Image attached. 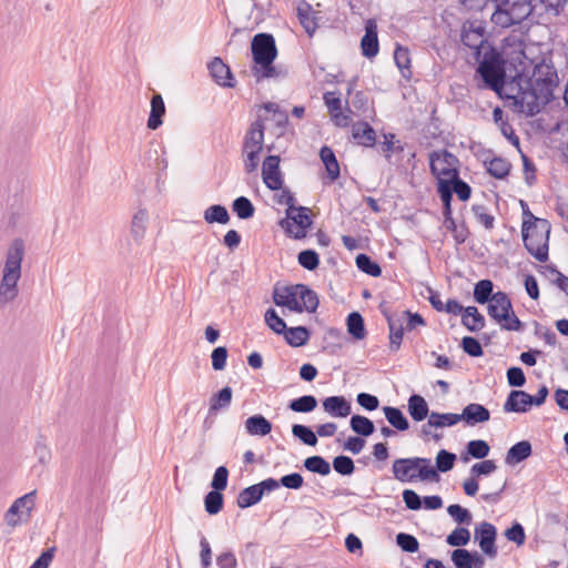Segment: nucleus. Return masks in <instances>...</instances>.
<instances>
[{
  "instance_id": "nucleus-33",
  "label": "nucleus",
  "mask_w": 568,
  "mask_h": 568,
  "mask_svg": "<svg viewBox=\"0 0 568 568\" xmlns=\"http://www.w3.org/2000/svg\"><path fill=\"white\" fill-rule=\"evenodd\" d=\"M383 412L387 422L397 430L405 432L409 428V423L403 412L397 407L385 406Z\"/></svg>"
},
{
  "instance_id": "nucleus-36",
  "label": "nucleus",
  "mask_w": 568,
  "mask_h": 568,
  "mask_svg": "<svg viewBox=\"0 0 568 568\" xmlns=\"http://www.w3.org/2000/svg\"><path fill=\"white\" fill-rule=\"evenodd\" d=\"M460 422L459 414L455 413H436L429 414V425L434 428L452 427Z\"/></svg>"
},
{
  "instance_id": "nucleus-64",
  "label": "nucleus",
  "mask_w": 568,
  "mask_h": 568,
  "mask_svg": "<svg viewBox=\"0 0 568 568\" xmlns=\"http://www.w3.org/2000/svg\"><path fill=\"white\" fill-rule=\"evenodd\" d=\"M508 384L513 387H521L526 383V377L520 367H510L507 371Z\"/></svg>"
},
{
  "instance_id": "nucleus-18",
  "label": "nucleus",
  "mask_w": 568,
  "mask_h": 568,
  "mask_svg": "<svg viewBox=\"0 0 568 568\" xmlns=\"http://www.w3.org/2000/svg\"><path fill=\"white\" fill-rule=\"evenodd\" d=\"M460 422L467 426H475L480 423H486L490 418L489 410L481 404L470 403L459 414Z\"/></svg>"
},
{
  "instance_id": "nucleus-29",
  "label": "nucleus",
  "mask_w": 568,
  "mask_h": 568,
  "mask_svg": "<svg viewBox=\"0 0 568 568\" xmlns=\"http://www.w3.org/2000/svg\"><path fill=\"white\" fill-rule=\"evenodd\" d=\"M233 390L230 386L223 387L219 393L213 394L210 398V414H216L220 410L226 409L232 403Z\"/></svg>"
},
{
  "instance_id": "nucleus-22",
  "label": "nucleus",
  "mask_w": 568,
  "mask_h": 568,
  "mask_svg": "<svg viewBox=\"0 0 568 568\" xmlns=\"http://www.w3.org/2000/svg\"><path fill=\"white\" fill-rule=\"evenodd\" d=\"M353 140L363 146H374L376 142L375 130L367 122H356L352 125Z\"/></svg>"
},
{
  "instance_id": "nucleus-21",
  "label": "nucleus",
  "mask_w": 568,
  "mask_h": 568,
  "mask_svg": "<svg viewBox=\"0 0 568 568\" xmlns=\"http://www.w3.org/2000/svg\"><path fill=\"white\" fill-rule=\"evenodd\" d=\"M324 410L332 417H347L351 414V403L343 396H329L323 400Z\"/></svg>"
},
{
  "instance_id": "nucleus-37",
  "label": "nucleus",
  "mask_w": 568,
  "mask_h": 568,
  "mask_svg": "<svg viewBox=\"0 0 568 568\" xmlns=\"http://www.w3.org/2000/svg\"><path fill=\"white\" fill-rule=\"evenodd\" d=\"M394 60L397 68L404 78H410V54L409 50L405 47L397 45L394 52Z\"/></svg>"
},
{
  "instance_id": "nucleus-14",
  "label": "nucleus",
  "mask_w": 568,
  "mask_h": 568,
  "mask_svg": "<svg viewBox=\"0 0 568 568\" xmlns=\"http://www.w3.org/2000/svg\"><path fill=\"white\" fill-rule=\"evenodd\" d=\"M280 156L268 155L264 159L262 164L263 182L272 191L282 189L283 178L280 170Z\"/></svg>"
},
{
  "instance_id": "nucleus-61",
  "label": "nucleus",
  "mask_w": 568,
  "mask_h": 568,
  "mask_svg": "<svg viewBox=\"0 0 568 568\" xmlns=\"http://www.w3.org/2000/svg\"><path fill=\"white\" fill-rule=\"evenodd\" d=\"M212 367L215 371H222L225 368L227 359V349L224 346H219L213 349L212 355Z\"/></svg>"
},
{
  "instance_id": "nucleus-28",
  "label": "nucleus",
  "mask_w": 568,
  "mask_h": 568,
  "mask_svg": "<svg viewBox=\"0 0 568 568\" xmlns=\"http://www.w3.org/2000/svg\"><path fill=\"white\" fill-rule=\"evenodd\" d=\"M408 413L415 422H422L429 416L427 402L420 395L414 394L408 398Z\"/></svg>"
},
{
  "instance_id": "nucleus-34",
  "label": "nucleus",
  "mask_w": 568,
  "mask_h": 568,
  "mask_svg": "<svg viewBox=\"0 0 568 568\" xmlns=\"http://www.w3.org/2000/svg\"><path fill=\"white\" fill-rule=\"evenodd\" d=\"M349 425L354 433L364 437L371 436L375 432L374 423L362 415H353Z\"/></svg>"
},
{
  "instance_id": "nucleus-43",
  "label": "nucleus",
  "mask_w": 568,
  "mask_h": 568,
  "mask_svg": "<svg viewBox=\"0 0 568 568\" xmlns=\"http://www.w3.org/2000/svg\"><path fill=\"white\" fill-rule=\"evenodd\" d=\"M317 406V400L313 395H304L290 402L288 407L296 413H310Z\"/></svg>"
},
{
  "instance_id": "nucleus-59",
  "label": "nucleus",
  "mask_w": 568,
  "mask_h": 568,
  "mask_svg": "<svg viewBox=\"0 0 568 568\" xmlns=\"http://www.w3.org/2000/svg\"><path fill=\"white\" fill-rule=\"evenodd\" d=\"M447 513L454 518L458 524H469L471 520L470 513L463 508L460 505L454 504L447 507Z\"/></svg>"
},
{
  "instance_id": "nucleus-19",
  "label": "nucleus",
  "mask_w": 568,
  "mask_h": 568,
  "mask_svg": "<svg viewBox=\"0 0 568 568\" xmlns=\"http://www.w3.org/2000/svg\"><path fill=\"white\" fill-rule=\"evenodd\" d=\"M210 74L215 82L224 88H233L235 85L233 74L230 68L221 58H214L207 65Z\"/></svg>"
},
{
  "instance_id": "nucleus-30",
  "label": "nucleus",
  "mask_w": 568,
  "mask_h": 568,
  "mask_svg": "<svg viewBox=\"0 0 568 568\" xmlns=\"http://www.w3.org/2000/svg\"><path fill=\"white\" fill-rule=\"evenodd\" d=\"M149 223V213L144 209H140L132 217L131 221V235L133 240L140 243L146 232V226Z\"/></svg>"
},
{
  "instance_id": "nucleus-3",
  "label": "nucleus",
  "mask_w": 568,
  "mask_h": 568,
  "mask_svg": "<svg viewBox=\"0 0 568 568\" xmlns=\"http://www.w3.org/2000/svg\"><path fill=\"white\" fill-rule=\"evenodd\" d=\"M24 256V242L16 239L10 244L2 278L0 281V304H8L14 301L19 294L18 282L21 278V264Z\"/></svg>"
},
{
  "instance_id": "nucleus-48",
  "label": "nucleus",
  "mask_w": 568,
  "mask_h": 568,
  "mask_svg": "<svg viewBox=\"0 0 568 568\" xmlns=\"http://www.w3.org/2000/svg\"><path fill=\"white\" fill-rule=\"evenodd\" d=\"M455 460H456V455L454 453H450L446 449H440L437 453L436 467H434V468L436 469L437 474H438V471L447 473L454 467Z\"/></svg>"
},
{
  "instance_id": "nucleus-9",
  "label": "nucleus",
  "mask_w": 568,
  "mask_h": 568,
  "mask_svg": "<svg viewBox=\"0 0 568 568\" xmlns=\"http://www.w3.org/2000/svg\"><path fill=\"white\" fill-rule=\"evenodd\" d=\"M462 42L469 48L475 61H479L485 52L489 53L494 49L485 38V27L481 21H468L464 23L462 30Z\"/></svg>"
},
{
  "instance_id": "nucleus-8",
  "label": "nucleus",
  "mask_w": 568,
  "mask_h": 568,
  "mask_svg": "<svg viewBox=\"0 0 568 568\" xmlns=\"http://www.w3.org/2000/svg\"><path fill=\"white\" fill-rule=\"evenodd\" d=\"M488 315L505 331H520L523 323L513 311L510 298L505 292L493 294L487 306Z\"/></svg>"
},
{
  "instance_id": "nucleus-6",
  "label": "nucleus",
  "mask_w": 568,
  "mask_h": 568,
  "mask_svg": "<svg viewBox=\"0 0 568 568\" xmlns=\"http://www.w3.org/2000/svg\"><path fill=\"white\" fill-rule=\"evenodd\" d=\"M394 478L400 483H414L416 480L434 481L439 476L429 458L409 457L395 459L392 466Z\"/></svg>"
},
{
  "instance_id": "nucleus-15",
  "label": "nucleus",
  "mask_w": 568,
  "mask_h": 568,
  "mask_svg": "<svg viewBox=\"0 0 568 568\" xmlns=\"http://www.w3.org/2000/svg\"><path fill=\"white\" fill-rule=\"evenodd\" d=\"M379 311L385 316L388 324L389 347L392 351H398L404 335L402 318L392 313L386 302L381 303Z\"/></svg>"
},
{
  "instance_id": "nucleus-58",
  "label": "nucleus",
  "mask_w": 568,
  "mask_h": 568,
  "mask_svg": "<svg viewBox=\"0 0 568 568\" xmlns=\"http://www.w3.org/2000/svg\"><path fill=\"white\" fill-rule=\"evenodd\" d=\"M229 470L225 466H220L215 469L211 487L213 490H223L227 486Z\"/></svg>"
},
{
  "instance_id": "nucleus-4",
  "label": "nucleus",
  "mask_w": 568,
  "mask_h": 568,
  "mask_svg": "<svg viewBox=\"0 0 568 568\" xmlns=\"http://www.w3.org/2000/svg\"><path fill=\"white\" fill-rule=\"evenodd\" d=\"M521 234L527 251L539 262L548 260L550 223L545 219L532 215L529 210H524Z\"/></svg>"
},
{
  "instance_id": "nucleus-1",
  "label": "nucleus",
  "mask_w": 568,
  "mask_h": 568,
  "mask_svg": "<svg viewBox=\"0 0 568 568\" xmlns=\"http://www.w3.org/2000/svg\"><path fill=\"white\" fill-rule=\"evenodd\" d=\"M536 78L527 83L526 88L520 87L518 93L513 97L517 111L527 116L540 112V109L554 98V90L558 85V75L554 67L540 64L535 70Z\"/></svg>"
},
{
  "instance_id": "nucleus-46",
  "label": "nucleus",
  "mask_w": 568,
  "mask_h": 568,
  "mask_svg": "<svg viewBox=\"0 0 568 568\" xmlns=\"http://www.w3.org/2000/svg\"><path fill=\"white\" fill-rule=\"evenodd\" d=\"M355 262L359 271L371 276L376 277L382 273L381 266L366 254H358Z\"/></svg>"
},
{
  "instance_id": "nucleus-27",
  "label": "nucleus",
  "mask_w": 568,
  "mask_h": 568,
  "mask_svg": "<svg viewBox=\"0 0 568 568\" xmlns=\"http://www.w3.org/2000/svg\"><path fill=\"white\" fill-rule=\"evenodd\" d=\"M320 158L325 165L327 176L331 182L338 179L341 170L337 159L329 146H323L320 151Z\"/></svg>"
},
{
  "instance_id": "nucleus-57",
  "label": "nucleus",
  "mask_w": 568,
  "mask_h": 568,
  "mask_svg": "<svg viewBox=\"0 0 568 568\" xmlns=\"http://www.w3.org/2000/svg\"><path fill=\"white\" fill-rule=\"evenodd\" d=\"M396 542L406 552H415L418 550L419 542L416 537L409 534L399 532L396 536Z\"/></svg>"
},
{
  "instance_id": "nucleus-54",
  "label": "nucleus",
  "mask_w": 568,
  "mask_h": 568,
  "mask_svg": "<svg viewBox=\"0 0 568 568\" xmlns=\"http://www.w3.org/2000/svg\"><path fill=\"white\" fill-rule=\"evenodd\" d=\"M452 562L456 568H471V552L464 548L452 551Z\"/></svg>"
},
{
  "instance_id": "nucleus-32",
  "label": "nucleus",
  "mask_w": 568,
  "mask_h": 568,
  "mask_svg": "<svg viewBox=\"0 0 568 568\" xmlns=\"http://www.w3.org/2000/svg\"><path fill=\"white\" fill-rule=\"evenodd\" d=\"M262 490L258 486L252 485L250 487L244 488L240 491L236 504L240 508H248L255 504H257L262 499Z\"/></svg>"
},
{
  "instance_id": "nucleus-63",
  "label": "nucleus",
  "mask_w": 568,
  "mask_h": 568,
  "mask_svg": "<svg viewBox=\"0 0 568 568\" xmlns=\"http://www.w3.org/2000/svg\"><path fill=\"white\" fill-rule=\"evenodd\" d=\"M452 187L462 201H467L470 197V186L465 181L460 180L458 175L452 181Z\"/></svg>"
},
{
  "instance_id": "nucleus-12",
  "label": "nucleus",
  "mask_w": 568,
  "mask_h": 568,
  "mask_svg": "<svg viewBox=\"0 0 568 568\" xmlns=\"http://www.w3.org/2000/svg\"><path fill=\"white\" fill-rule=\"evenodd\" d=\"M458 159L447 150H437L429 153L432 174L440 181H453L458 175Z\"/></svg>"
},
{
  "instance_id": "nucleus-25",
  "label": "nucleus",
  "mask_w": 568,
  "mask_h": 568,
  "mask_svg": "<svg viewBox=\"0 0 568 568\" xmlns=\"http://www.w3.org/2000/svg\"><path fill=\"white\" fill-rule=\"evenodd\" d=\"M462 323L470 332L481 331L486 325L485 317L478 312L476 306L465 307Z\"/></svg>"
},
{
  "instance_id": "nucleus-10",
  "label": "nucleus",
  "mask_w": 568,
  "mask_h": 568,
  "mask_svg": "<svg viewBox=\"0 0 568 568\" xmlns=\"http://www.w3.org/2000/svg\"><path fill=\"white\" fill-rule=\"evenodd\" d=\"M478 72L481 75L485 84L496 91L499 92L505 84V71L500 65V61L498 54L494 51L487 53L481 57L478 61Z\"/></svg>"
},
{
  "instance_id": "nucleus-47",
  "label": "nucleus",
  "mask_w": 568,
  "mask_h": 568,
  "mask_svg": "<svg viewBox=\"0 0 568 568\" xmlns=\"http://www.w3.org/2000/svg\"><path fill=\"white\" fill-rule=\"evenodd\" d=\"M292 434L298 438L303 444L315 446L317 444L316 434L307 426L295 424L292 426Z\"/></svg>"
},
{
  "instance_id": "nucleus-56",
  "label": "nucleus",
  "mask_w": 568,
  "mask_h": 568,
  "mask_svg": "<svg viewBox=\"0 0 568 568\" xmlns=\"http://www.w3.org/2000/svg\"><path fill=\"white\" fill-rule=\"evenodd\" d=\"M497 469V465L493 459H484L476 463L470 468V475L473 477L487 476Z\"/></svg>"
},
{
  "instance_id": "nucleus-16",
  "label": "nucleus",
  "mask_w": 568,
  "mask_h": 568,
  "mask_svg": "<svg viewBox=\"0 0 568 568\" xmlns=\"http://www.w3.org/2000/svg\"><path fill=\"white\" fill-rule=\"evenodd\" d=\"M496 528L493 524L484 521L475 529V536L479 539V547L481 551L490 558L497 556V548L495 546Z\"/></svg>"
},
{
  "instance_id": "nucleus-45",
  "label": "nucleus",
  "mask_w": 568,
  "mask_h": 568,
  "mask_svg": "<svg viewBox=\"0 0 568 568\" xmlns=\"http://www.w3.org/2000/svg\"><path fill=\"white\" fill-rule=\"evenodd\" d=\"M232 209L241 220H247L252 217L255 212L252 202L245 196L235 199L232 204Z\"/></svg>"
},
{
  "instance_id": "nucleus-11",
  "label": "nucleus",
  "mask_w": 568,
  "mask_h": 568,
  "mask_svg": "<svg viewBox=\"0 0 568 568\" xmlns=\"http://www.w3.org/2000/svg\"><path fill=\"white\" fill-rule=\"evenodd\" d=\"M308 211L310 210L305 206L286 210V216L282 219L278 224L288 237L294 240H302L306 237L307 230L312 225Z\"/></svg>"
},
{
  "instance_id": "nucleus-55",
  "label": "nucleus",
  "mask_w": 568,
  "mask_h": 568,
  "mask_svg": "<svg viewBox=\"0 0 568 568\" xmlns=\"http://www.w3.org/2000/svg\"><path fill=\"white\" fill-rule=\"evenodd\" d=\"M333 468L336 473L348 476L352 475L355 470L354 462L348 456H337L333 460Z\"/></svg>"
},
{
  "instance_id": "nucleus-23",
  "label": "nucleus",
  "mask_w": 568,
  "mask_h": 568,
  "mask_svg": "<svg viewBox=\"0 0 568 568\" xmlns=\"http://www.w3.org/2000/svg\"><path fill=\"white\" fill-rule=\"evenodd\" d=\"M532 453L531 444L528 440H521L513 445L505 457L507 465H516L527 459Z\"/></svg>"
},
{
  "instance_id": "nucleus-41",
  "label": "nucleus",
  "mask_w": 568,
  "mask_h": 568,
  "mask_svg": "<svg viewBox=\"0 0 568 568\" xmlns=\"http://www.w3.org/2000/svg\"><path fill=\"white\" fill-rule=\"evenodd\" d=\"M494 284L490 280H481L474 287V298L479 304L488 303L493 296Z\"/></svg>"
},
{
  "instance_id": "nucleus-38",
  "label": "nucleus",
  "mask_w": 568,
  "mask_h": 568,
  "mask_svg": "<svg viewBox=\"0 0 568 568\" xmlns=\"http://www.w3.org/2000/svg\"><path fill=\"white\" fill-rule=\"evenodd\" d=\"M204 220L207 223L226 224L230 221V215L225 206L214 204L204 211Z\"/></svg>"
},
{
  "instance_id": "nucleus-51",
  "label": "nucleus",
  "mask_w": 568,
  "mask_h": 568,
  "mask_svg": "<svg viewBox=\"0 0 568 568\" xmlns=\"http://www.w3.org/2000/svg\"><path fill=\"white\" fill-rule=\"evenodd\" d=\"M297 261L301 266L314 271L320 265V256L314 250H305L298 253Z\"/></svg>"
},
{
  "instance_id": "nucleus-7",
  "label": "nucleus",
  "mask_w": 568,
  "mask_h": 568,
  "mask_svg": "<svg viewBox=\"0 0 568 568\" xmlns=\"http://www.w3.org/2000/svg\"><path fill=\"white\" fill-rule=\"evenodd\" d=\"M532 0H496L491 22L500 28L521 23L532 12Z\"/></svg>"
},
{
  "instance_id": "nucleus-42",
  "label": "nucleus",
  "mask_w": 568,
  "mask_h": 568,
  "mask_svg": "<svg viewBox=\"0 0 568 568\" xmlns=\"http://www.w3.org/2000/svg\"><path fill=\"white\" fill-rule=\"evenodd\" d=\"M510 163L503 158H494L487 163V171L496 179H505L510 171Z\"/></svg>"
},
{
  "instance_id": "nucleus-2",
  "label": "nucleus",
  "mask_w": 568,
  "mask_h": 568,
  "mask_svg": "<svg viewBox=\"0 0 568 568\" xmlns=\"http://www.w3.org/2000/svg\"><path fill=\"white\" fill-rule=\"evenodd\" d=\"M254 65L252 73L257 82L266 79H284L287 70L274 64L277 57V47L271 33H257L251 42Z\"/></svg>"
},
{
  "instance_id": "nucleus-52",
  "label": "nucleus",
  "mask_w": 568,
  "mask_h": 568,
  "mask_svg": "<svg viewBox=\"0 0 568 568\" xmlns=\"http://www.w3.org/2000/svg\"><path fill=\"white\" fill-rule=\"evenodd\" d=\"M265 322L267 326L276 334H284L287 329L286 323L277 315L275 310L268 308L265 312Z\"/></svg>"
},
{
  "instance_id": "nucleus-24",
  "label": "nucleus",
  "mask_w": 568,
  "mask_h": 568,
  "mask_svg": "<svg viewBox=\"0 0 568 568\" xmlns=\"http://www.w3.org/2000/svg\"><path fill=\"white\" fill-rule=\"evenodd\" d=\"M245 430L251 436H266L272 430V424L263 415H253L245 420Z\"/></svg>"
},
{
  "instance_id": "nucleus-31",
  "label": "nucleus",
  "mask_w": 568,
  "mask_h": 568,
  "mask_svg": "<svg viewBox=\"0 0 568 568\" xmlns=\"http://www.w3.org/2000/svg\"><path fill=\"white\" fill-rule=\"evenodd\" d=\"M286 343L292 347H301L307 344L310 331L305 326L290 327L283 334Z\"/></svg>"
},
{
  "instance_id": "nucleus-53",
  "label": "nucleus",
  "mask_w": 568,
  "mask_h": 568,
  "mask_svg": "<svg viewBox=\"0 0 568 568\" xmlns=\"http://www.w3.org/2000/svg\"><path fill=\"white\" fill-rule=\"evenodd\" d=\"M471 211L476 217V220L484 225L486 230H491L495 224V217L488 213L486 206L481 204H474L471 206Z\"/></svg>"
},
{
  "instance_id": "nucleus-20",
  "label": "nucleus",
  "mask_w": 568,
  "mask_h": 568,
  "mask_svg": "<svg viewBox=\"0 0 568 568\" xmlns=\"http://www.w3.org/2000/svg\"><path fill=\"white\" fill-rule=\"evenodd\" d=\"M362 53L366 58H374L377 55L379 47H378V37L376 31V24L368 20L365 27V34L361 41Z\"/></svg>"
},
{
  "instance_id": "nucleus-26",
  "label": "nucleus",
  "mask_w": 568,
  "mask_h": 568,
  "mask_svg": "<svg viewBox=\"0 0 568 568\" xmlns=\"http://www.w3.org/2000/svg\"><path fill=\"white\" fill-rule=\"evenodd\" d=\"M165 114V105L160 94H154L151 99V111L148 119V128L156 130L163 123L162 118Z\"/></svg>"
},
{
  "instance_id": "nucleus-39",
  "label": "nucleus",
  "mask_w": 568,
  "mask_h": 568,
  "mask_svg": "<svg viewBox=\"0 0 568 568\" xmlns=\"http://www.w3.org/2000/svg\"><path fill=\"white\" fill-rule=\"evenodd\" d=\"M304 467L312 473L326 476L331 473L329 463L322 456H311L304 460Z\"/></svg>"
},
{
  "instance_id": "nucleus-40",
  "label": "nucleus",
  "mask_w": 568,
  "mask_h": 568,
  "mask_svg": "<svg viewBox=\"0 0 568 568\" xmlns=\"http://www.w3.org/2000/svg\"><path fill=\"white\" fill-rule=\"evenodd\" d=\"M244 142L251 143L253 146L258 145L263 148L264 143V123L261 119L254 121L244 139Z\"/></svg>"
},
{
  "instance_id": "nucleus-49",
  "label": "nucleus",
  "mask_w": 568,
  "mask_h": 568,
  "mask_svg": "<svg viewBox=\"0 0 568 568\" xmlns=\"http://www.w3.org/2000/svg\"><path fill=\"white\" fill-rule=\"evenodd\" d=\"M470 540V532L465 527L455 528L446 539V542L453 547H463Z\"/></svg>"
},
{
  "instance_id": "nucleus-35",
  "label": "nucleus",
  "mask_w": 568,
  "mask_h": 568,
  "mask_svg": "<svg viewBox=\"0 0 568 568\" xmlns=\"http://www.w3.org/2000/svg\"><path fill=\"white\" fill-rule=\"evenodd\" d=\"M347 331L355 339H363L366 336L363 316L357 312H352L347 316Z\"/></svg>"
},
{
  "instance_id": "nucleus-5",
  "label": "nucleus",
  "mask_w": 568,
  "mask_h": 568,
  "mask_svg": "<svg viewBox=\"0 0 568 568\" xmlns=\"http://www.w3.org/2000/svg\"><path fill=\"white\" fill-rule=\"evenodd\" d=\"M273 301L277 306H285L290 311L314 313L320 304L317 293L305 284H296L275 290Z\"/></svg>"
},
{
  "instance_id": "nucleus-50",
  "label": "nucleus",
  "mask_w": 568,
  "mask_h": 568,
  "mask_svg": "<svg viewBox=\"0 0 568 568\" xmlns=\"http://www.w3.org/2000/svg\"><path fill=\"white\" fill-rule=\"evenodd\" d=\"M490 447L487 442L483 439H474L467 444V453L476 459H484L488 456Z\"/></svg>"
},
{
  "instance_id": "nucleus-13",
  "label": "nucleus",
  "mask_w": 568,
  "mask_h": 568,
  "mask_svg": "<svg viewBox=\"0 0 568 568\" xmlns=\"http://www.w3.org/2000/svg\"><path fill=\"white\" fill-rule=\"evenodd\" d=\"M37 491L32 490L17 498L4 514V521L10 527L28 523L36 507Z\"/></svg>"
},
{
  "instance_id": "nucleus-44",
  "label": "nucleus",
  "mask_w": 568,
  "mask_h": 568,
  "mask_svg": "<svg viewBox=\"0 0 568 568\" xmlns=\"http://www.w3.org/2000/svg\"><path fill=\"white\" fill-rule=\"evenodd\" d=\"M205 511L209 515H216L223 508V495L220 490H211L204 498Z\"/></svg>"
},
{
  "instance_id": "nucleus-17",
  "label": "nucleus",
  "mask_w": 568,
  "mask_h": 568,
  "mask_svg": "<svg viewBox=\"0 0 568 568\" xmlns=\"http://www.w3.org/2000/svg\"><path fill=\"white\" fill-rule=\"evenodd\" d=\"M531 395L524 390H511L504 403L505 413H526L532 406Z\"/></svg>"
},
{
  "instance_id": "nucleus-60",
  "label": "nucleus",
  "mask_w": 568,
  "mask_h": 568,
  "mask_svg": "<svg viewBox=\"0 0 568 568\" xmlns=\"http://www.w3.org/2000/svg\"><path fill=\"white\" fill-rule=\"evenodd\" d=\"M462 346L469 356L478 357L483 355V347L475 337L465 336L462 341Z\"/></svg>"
},
{
  "instance_id": "nucleus-62",
  "label": "nucleus",
  "mask_w": 568,
  "mask_h": 568,
  "mask_svg": "<svg viewBox=\"0 0 568 568\" xmlns=\"http://www.w3.org/2000/svg\"><path fill=\"white\" fill-rule=\"evenodd\" d=\"M508 540L514 541L518 546L524 545L526 535L524 527L519 523H515L510 528L505 531Z\"/></svg>"
}]
</instances>
